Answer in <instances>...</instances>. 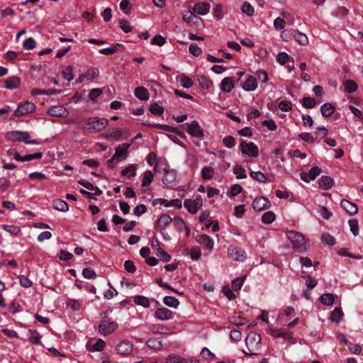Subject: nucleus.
<instances>
[{
    "label": "nucleus",
    "instance_id": "nucleus-33",
    "mask_svg": "<svg viewBox=\"0 0 363 363\" xmlns=\"http://www.w3.org/2000/svg\"><path fill=\"white\" fill-rule=\"evenodd\" d=\"M177 79L179 82L180 85L185 89L191 87L194 84L191 79L185 74L178 76Z\"/></svg>",
    "mask_w": 363,
    "mask_h": 363
},
{
    "label": "nucleus",
    "instance_id": "nucleus-38",
    "mask_svg": "<svg viewBox=\"0 0 363 363\" xmlns=\"http://www.w3.org/2000/svg\"><path fill=\"white\" fill-rule=\"evenodd\" d=\"M215 174V169L212 167H204L201 169V177L204 180L212 179Z\"/></svg>",
    "mask_w": 363,
    "mask_h": 363
},
{
    "label": "nucleus",
    "instance_id": "nucleus-32",
    "mask_svg": "<svg viewBox=\"0 0 363 363\" xmlns=\"http://www.w3.org/2000/svg\"><path fill=\"white\" fill-rule=\"evenodd\" d=\"M162 340L160 337H151L146 341L148 347L153 350H160L162 345Z\"/></svg>",
    "mask_w": 363,
    "mask_h": 363
},
{
    "label": "nucleus",
    "instance_id": "nucleus-52",
    "mask_svg": "<svg viewBox=\"0 0 363 363\" xmlns=\"http://www.w3.org/2000/svg\"><path fill=\"white\" fill-rule=\"evenodd\" d=\"M320 302L327 306H331L334 303L335 296L333 294H325L320 298Z\"/></svg>",
    "mask_w": 363,
    "mask_h": 363
},
{
    "label": "nucleus",
    "instance_id": "nucleus-61",
    "mask_svg": "<svg viewBox=\"0 0 363 363\" xmlns=\"http://www.w3.org/2000/svg\"><path fill=\"white\" fill-rule=\"evenodd\" d=\"M302 105L306 108H312L315 106L316 101L311 97H304L302 100Z\"/></svg>",
    "mask_w": 363,
    "mask_h": 363
},
{
    "label": "nucleus",
    "instance_id": "nucleus-26",
    "mask_svg": "<svg viewBox=\"0 0 363 363\" xmlns=\"http://www.w3.org/2000/svg\"><path fill=\"white\" fill-rule=\"evenodd\" d=\"M220 89L225 93L230 92L234 88V84L230 77H225L220 82Z\"/></svg>",
    "mask_w": 363,
    "mask_h": 363
},
{
    "label": "nucleus",
    "instance_id": "nucleus-48",
    "mask_svg": "<svg viewBox=\"0 0 363 363\" xmlns=\"http://www.w3.org/2000/svg\"><path fill=\"white\" fill-rule=\"evenodd\" d=\"M154 175L150 170L145 172L144 176L142 180V186H148L153 181Z\"/></svg>",
    "mask_w": 363,
    "mask_h": 363
},
{
    "label": "nucleus",
    "instance_id": "nucleus-3",
    "mask_svg": "<svg viewBox=\"0 0 363 363\" xmlns=\"http://www.w3.org/2000/svg\"><path fill=\"white\" fill-rule=\"evenodd\" d=\"M30 135L28 132L21 130H12L6 133L5 138L11 142H23L29 145H39L40 142L36 140H30Z\"/></svg>",
    "mask_w": 363,
    "mask_h": 363
},
{
    "label": "nucleus",
    "instance_id": "nucleus-63",
    "mask_svg": "<svg viewBox=\"0 0 363 363\" xmlns=\"http://www.w3.org/2000/svg\"><path fill=\"white\" fill-rule=\"evenodd\" d=\"M167 167V162L164 159H159L156 162L155 167L154 168L155 172H160V169H163L166 172V168Z\"/></svg>",
    "mask_w": 363,
    "mask_h": 363
},
{
    "label": "nucleus",
    "instance_id": "nucleus-18",
    "mask_svg": "<svg viewBox=\"0 0 363 363\" xmlns=\"http://www.w3.org/2000/svg\"><path fill=\"white\" fill-rule=\"evenodd\" d=\"M162 182L166 186H174L177 184V172L174 169L166 170L162 178Z\"/></svg>",
    "mask_w": 363,
    "mask_h": 363
},
{
    "label": "nucleus",
    "instance_id": "nucleus-30",
    "mask_svg": "<svg viewBox=\"0 0 363 363\" xmlns=\"http://www.w3.org/2000/svg\"><path fill=\"white\" fill-rule=\"evenodd\" d=\"M334 184V181L330 177L323 176L318 180L319 187L328 190L330 189Z\"/></svg>",
    "mask_w": 363,
    "mask_h": 363
},
{
    "label": "nucleus",
    "instance_id": "nucleus-56",
    "mask_svg": "<svg viewBox=\"0 0 363 363\" xmlns=\"http://www.w3.org/2000/svg\"><path fill=\"white\" fill-rule=\"evenodd\" d=\"M274 27L276 30H280L284 29L286 25L285 20L281 17H277L274 20Z\"/></svg>",
    "mask_w": 363,
    "mask_h": 363
},
{
    "label": "nucleus",
    "instance_id": "nucleus-19",
    "mask_svg": "<svg viewBox=\"0 0 363 363\" xmlns=\"http://www.w3.org/2000/svg\"><path fill=\"white\" fill-rule=\"evenodd\" d=\"M321 171L318 167H313L311 169V170L308 172H302L301 173V179L306 182H310L312 180H314L320 174Z\"/></svg>",
    "mask_w": 363,
    "mask_h": 363
},
{
    "label": "nucleus",
    "instance_id": "nucleus-10",
    "mask_svg": "<svg viewBox=\"0 0 363 363\" xmlns=\"http://www.w3.org/2000/svg\"><path fill=\"white\" fill-rule=\"evenodd\" d=\"M228 256L236 261L242 262L246 258V253L242 248L231 245L228 248Z\"/></svg>",
    "mask_w": 363,
    "mask_h": 363
},
{
    "label": "nucleus",
    "instance_id": "nucleus-49",
    "mask_svg": "<svg viewBox=\"0 0 363 363\" xmlns=\"http://www.w3.org/2000/svg\"><path fill=\"white\" fill-rule=\"evenodd\" d=\"M343 313L339 308H335L330 314V320L335 323H339L342 318Z\"/></svg>",
    "mask_w": 363,
    "mask_h": 363
},
{
    "label": "nucleus",
    "instance_id": "nucleus-59",
    "mask_svg": "<svg viewBox=\"0 0 363 363\" xmlns=\"http://www.w3.org/2000/svg\"><path fill=\"white\" fill-rule=\"evenodd\" d=\"M155 255L159 257L164 262H169L171 259V256L163 250L161 247L157 248V252Z\"/></svg>",
    "mask_w": 363,
    "mask_h": 363
},
{
    "label": "nucleus",
    "instance_id": "nucleus-46",
    "mask_svg": "<svg viewBox=\"0 0 363 363\" xmlns=\"http://www.w3.org/2000/svg\"><path fill=\"white\" fill-rule=\"evenodd\" d=\"M124 48V46L121 44L117 43L113 45L110 48H102L99 50V52L103 55H111L115 53L118 50V48Z\"/></svg>",
    "mask_w": 363,
    "mask_h": 363
},
{
    "label": "nucleus",
    "instance_id": "nucleus-4",
    "mask_svg": "<svg viewBox=\"0 0 363 363\" xmlns=\"http://www.w3.org/2000/svg\"><path fill=\"white\" fill-rule=\"evenodd\" d=\"M108 121L104 118L91 117L87 118L86 124L87 130L91 132H99L107 126Z\"/></svg>",
    "mask_w": 363,
    "mask_h": 363
},
{
    "label": "nucleus",
    "instance_id": "nucleus-2",
    "mask_svg": "<svg viewBox=\"0 0 363 363\" xmlns=\"http://www.w3.org/2000/svg\"><path fill=\"white\" fill-rule=\"evenodd\" d=\"M261 336L256 333H250L245 338L246 350L242 352L245 355H256L258 354L261 343Z\"/></svg>",
    "mask_w": 363,
    "mask_h": 363
},
{
    "label": "nucleus",
    "instance_id": "nucleus-8",
    "mask_svg": "<svg viewBox=\"0 0 363 363\" xmlns=\"http://www.w3.org/2000/svg\"><path fill=\"white\" fill-rule=\"evenodd\" d=\"M35 106L29 101L20 103L14 111V115L17 117L27 115L35 111Z\"/></svg>",
    "mask_w": 363,
    "mask_h": 363
},
{
    "label": "nucleus",
    "instance_id": "nucleus-47",
    "mask_svg": "<svg viewBox=\"0 0 363 363\" xmlns=\"http://www.w3.org/2000/svg\"><path fill=\"white\" fill-rule=\"evenodd\" d=\"M137 165L130 164L125 169H123L121 172V174L123 176H126L128 178L131 177H135L136 175Z\"/></svg>",
    "mask_w": 363,
    "mask_h": 363
},
{
    "label": "nucleus",
    "instance_id": "nucleus-21",
    "mask_svg": "<svg viewBox=\"0 0 363 363\" xmlns=\"http://www.w3.org/2000/svg\"><path fill=\"white\" fill-rule=\"evenodd\" d=\"M211 6L206 2L196 3L193 7V11L198 15L205 16L210 11Z\"/></svg>",
    "mask_w": 363,
    "mask_h": 363
},
{
    "label": "nucleus",
    "instance_id": "nucleus-13",
    "mask_svg": "<svg viewBox=\"0 0 363 363\" xmlns=\"http://www.w3.org/2000/svg\"><path fill=\"white\" fill-rule=\"evenodd\" d=\"M117 328L118 324L116 322L104 320L99 324V330L101 335H107L115 331Z\"/></svg>",
    "mask_w": 363,
    "mask_h": 363
},
{
    "label": "nucleus",
    "instance_id": "nucleus-43",
    "mask_svg": "<svg viewBox=\"0 0 363 363\" xmlns=\"http://www.w3.org/2000/svg\"><path fill=\"white\" fill-rule=\"evenodd\" d=\"M164 303L171 308H177L178 306L179 305V301L170 296H164L163 298Z\"/></svg>",
    "mask_w": 363,
    "mask_h": 363
},
{
    "label": "nucleus",
    "instance_id": "nucleus-51",
    "mask_svg": "<svg viewBox=\"0 0 363 363\" xmlns=\"http://www.w3.org/2000/svg\"><path fill=\"white\" fill-rule=\"evenodd\" d=\"M241 11L248 16H252L255 13L254 7L247 1L244 2L242 5Z\"/></svg>",
    "mask_w": 363,
    "mask_h": 363
},
{
    "label": "nucleus",
    "instance_id": "nucleus-45",
    "mask_svg": "<svg viewBox=\"0 0 363 363\" xmlns=\"http://www.w3.org/2000/svg\"><path fill=\"white\" fill-rule=\"evenodd\" d=\"M245 279H246V276L243 275L240 277L233 279L232 281V284H231L232 289L235 291L240 290L241 289V287L242 286Z\"/></svg>",
    "mask_w": 363,
    "mask_h": 363
},
{
    "label": "nucleus",
    "instance_id": "nucleus-9",
    "mask_svg": "<svg viewBox=\"0 0 363 363\" xmlns=\"http://www.w3.org/2000/svg\"><path fill=\"white\" fill-rule=\"evenodd\" d=\"M130 145L129 143H123L118 145L115 151L113 157L108 160V163H111L116 160H124L128 157V151Z\"/></svg>",
    "mask_w": 363,
    "mask_h": 363
},
{
    "label": "nucleus",
    "instance_id": "nucleus-62",
    "mask_svg": "<svg viewBox=\"0 0 363 363\" xmlns=\"http://www.w3.org/2000/svg\"><path fill=\"white\" fill-rule=\"evenodd\" d=\"M242 190V187L240 184H233L230 191L228 192V195L230 197H234L240 194Z\"/></svg>",
    "mask_w": 363,
    "mask_h": 363
},
{
    "label": "nucleus",
    "instance_id": "nucleus-40",
    "mask_svg": "<svg viewBox=\"0 0 363 363\" xmlns=\"http://www.w3.org/2000/svg\"><path fill=\"white\" fill-rule=\"evenodd\" d=\"M79 184L90 191H94L95 195H101L102 194V191L98 187L94 186L91 182L86 180L81 179L79 181Z\"/></svg>",
    "mask_w": 363,
    "mask_h": 363
},
{
    "label": "nucleus",
    "instance_id": "nucleus-57",
    "mask_svg": "<svg viewBox=\"0 0 363 363\" xmlns=\"http://www.w3.org/2000/svg\"><path fill=\"white\" fill-rule=\"evenodd\" d=\"M7 308H8L9 311L13 314H16V313H19L23 311V308L20 306V304L14 301H13L9 304V306L7 307Z\"/></svg>",
    "mask_w": 363,
    "mask_h": 363
},
{
    "label": "nucleus",
    "instance_id": "nucleus-1",
    "mask_svg": "<svg viewBox=\"0 0 363 363\" xmlns=\"http://www.w3.org/2000/svg\"><path fill=\"white\" fill-rule=\"evenodd\" d=\"M286 236L292 245V247L295 252L303 253L308 250V245L304 236L299 232L288 230L286 232Z\"/></svg>",
    "mask_w": 363,
    "mask_h": 363
},
{
    "label": "nucleus",
    "instance_id": "nucleus-27",
    "mask_svg": "<svg viewBox=\"0 0 363 363\" xmlns=\"http://www.w3.org/2000/svg\"><path fill=\"white\" fill-rule=\"evenodd\" d=\"M150 125L151 127H153V128H159V129L163 130L164 131L174 133L179 135L181 137H185V135H184V134L183 133L179 131L176 128H173V127H172L170 125H168L154 123V124H151Z\"/></svg>",
    "mask_w": 363,
    "mask_h": 363
},
{
    "label": "nucleus",
    "instance_id": "nucleus-24",
    "mask_svg": "<svg viewBox=\"0 0 363 363\" xmlns=\"http://www.w3.org/2000/svg\"><path fill=\"white\" fill-rule=\"evenodd\" d=\"M182 17L183 20L190 25L196 23L198 21H201L194 11L190 10L184 11Z\"/></svg>",
    "mask_w": 363,
    "mask_h": 363
},
{
    "label": "nucleus",
    "instance_id": "nucleus-20",
    "mask_svg": "<svg viewBox=\"0 0 363 363\" xmlns=\"http://www.w3.org/2000/svg\"><path fill=\"white\" fill-rule=\"evenodd\" d=\"M196 241L198 243L203 245L204 247L209 251H211L213 248L214 241L208 235H198L196 238Z\"/></svg>",
    "mask_w": 363,
    "mask_h": 363
},
{
    "label": "nucleus",
    "instance_id": "nucleus-34",
    "mask_svg": "<svg viewBox=\"0 0 363 363\" xmlns=\"http://www.w3.org/2000/svg\"><path fill=\"white\" fill-rule=\"evenodd\" d=\"M53 208L59 211L67 212L69 210V206L66 201L61 199H56L52 203Z\"/></svg>",
    "mask_w": 363,
    "mask_h": 363
},
{
    "label": "nucleus",
    "instance_id": "nucleus-5",
    "mask_svg": "<svg viewBox=\"0 0 363 363\" xmlns=\"http://www.w3.org/2000/svg\"><path fill=\"white\" fill-rule=\"evenodd\" d=\"M7 155L11 157L14 160L20 162L30 161L35 159H40L43 156V153L37 152L33 154H28L24 156H21L17 150L14 148H10L6 151Z\"/></svg>",
    "mask_w": 363,
    "mask_h": 363
},
{
    "label": "nucleus",
    "instance_id": "nucleus-29",
    "mask_svg": "<svg viewBox=\"0 0 363 363\" xmlns=\"http://www.w3.org/2000/svg\"><path fill=\"white\" fill-rule=\"evenodd\" d=\"M172 221L170 216L167 214L162 215L157 220L156 227L160 230H164L165 227Z\"/></svg>",
    "mask_w": 363,
    "mask_h": 363
},
{
    "label": "nucleus",
    "instance_id": "nucleus-37",
    "mask_svg": "<svg viewBox=\"0 0 363 363\" xmlns=\"http://www.w3.org/2000/svg\"><path fill=\"white\" fill-rule=\"evenodd\" d=\"M174 225L177 230L179 232L182 231L183 230H186V236L189 235V229L186 228V224L183 219L180 218H175L173 220Z\"/></svg>",
    "mask_w": 363,
    "mask_h": 363
},
{
    "label": "nucleus",
    "instance_id": "nucleus-15",
    "mask_svg": "<svg viewBox=\"0 0 363 363\" xmlns=\"http://www.w3.org/2000/svg\"><path fill=\"white\" fill-rule=\"evenodd\" d=\"M270 206V201L267 198L264 196L257 197L252 202V207L256 211H262L266 210Z\"/></svg>",
    "mask_w": 363,
    "mask_h": 363
},
{
    "label": "nucleus",
    "instance_id": "nucleus-7",
    "mask_svg": "<svg viewBox=\"0 0 363 363\" xmlns=\"http://www.w3.org/2000/svg\"><path fill=\"white\" fill-rule=\"evenodd\" d=\"M203 205V199L201 196H196L194 199H186L184 202V206L187 211L195 214Z\"/></svg>",
    "mask_w": 363,
    "mask_h": 363
},
{
    "label": "nucleus",
    "instance_id": "nucleus-39",
    "mask_svg": "<svg viewBox=\"0 0 363 363\" xmlns=\"http://www.w3.org/2000/svg\"><path fill=\"white\" fill-rule=\"evenodd\" d=\"M122 135V130L120 128H113L108 130L106 137L108 139H114L118 140Z\"/></svg>",
    "mask_w": 363,
    "mask_h": 363
},
{
    "label": "nucleus",
    "instance_id": "nucleus-35",
    "mask_svg": "<svg viewBox=\"0 0 363 363\" xmlns=\"http://www.w3.org/2000/svg\"><path fill=\"white\" fill-rule=\"evenodd\" d=\"M135 96L140 100H147L150 96V94L145 87L139 86L135 89Z\"/></svg>",
    "mask_w": 363,
    "mask_h": 363
},
{
    "label": "nucleus",
    "instance_id": "nucleus-36",
    "mask_svg": "<svg viewBox=\"0 0 363 363\" xmlns=\"http://www.w3.org/2000/svg\"><path fill=\"white\" fill-rule=\"evenodd\" d=\"M320 112L323 116L329 117L335 112V107L330 103H325L321 106Z\"/></svg>",
    "mask_w": 363,
    "mask_h": 363
},
{
    "label": "nucleus",
    "instance_id": "nucleus-6",
    "mask_svg": "<svg viewBox=\"0 0 363 363\" xmlns=\"http://www.w3.org/2000/svg\"><path fill=\"white\" fill-rule=\"evenodd\" d=\"M239 148L242 155L249 157H257L259 155V148L257 145L252 142L242 141Z\"/></svg>",
    "mask_w": 363,
    "mask_h": 363
},
{
    "label": "nucleus",
    "instance_id": "nucleus-44",
    "mask_svg": "<svg viewBox=\"0 0 363 363\" xmlns=\"http://www.w3.org/2000/svg\"><path fill=\"white\" fill-rule=\"evenodd\" d=\"M357 89V84L353 80H347L344 83V91L348 94L354 92Z\"/></svg>",
    "mask_w": 363,
    "mask_h": 363
},
{
    "label": "nucleus",
    "instance_id": "nucleus-64",
    "mask_svg": "<svg viewBox=\"0 0 363 363\" xmlns=\"http://www.w3.org/2000/svg\"><path fill=\"white\" fill-rule=\"evenodd\" d=\"M349 225L350 230L354 236L359 234V225L358 221L355 219L349 220Z\"/></svg>",
    "mask_w": 363,
    "mask_h": 363
},
{
    "label": "nucleus",
    "instance_id": "nucleus-58",
    "mask_svg": "<svg viewBox=\"0 0 363 363\" xmlns=\"http://www.w3.org/2000/svg\"><path fill=\"white\" fill-rule=\"evenodd\" d=\"M233 173L238 179H244L247 177L245 170L240 165H236L233 168Z\"/></svg>",
    "mask_w": 363,
    "mask_h": 363
},
{
    "label": "nucleus",
    "instance_id": "nucleus-11",
    "mask_svg": "<svg viewBox=\"0 0 363 363\" xmlns=\"http://www.w3.org/2000/svg\"><path fill=\"white\" fill-rule=\"evenodd\" d=\"M99 75V70L98 68L91 67L86 70V72L84 74H81L78 78L76 79L75 83L77 84H79L82 83L84 80H93L98 77Z\"/></svg>",
    "mask_w": 363,
    "mask_h": 363
},
{
    "label": "nucleus",
    "instance_id": "nucleus-31",
    "mask_svg": "<svg viewBox=\"0 0 363 363\" xmlns=\"http://www.w3.org/2000/svg\"><path fill=\"white\" fill-rule=\"evenodd\" d=\"M148 328L153 334H167L169 333L168 328L161 324H152Z\"/></svg>",
    "mask_w": 363,
    "mask_h": 363
},
{
    "label": "nucleus",
    "instance_id": "nucleus-23",
    "mask_svg": "<svg viewBox=\"0 0 363 363\" xmlns=\"http://www.w3.org/2000/svg\"><path fill=\"white\" fill-rule=\"evenodd\" d=\"M242 89L246 91H253L257 87V79L253 76H250L243 82Z\"/></svg>",
    "mask_w": 363,
    "mask_h": 363
},
{
    "label": "nucleus",
    "instance_id": "nucleus-53",
    "mask_svg": "<svg viewBox=\"0 0 363 363\" xmlns=\"http://www.w3.org/2000/svg\"><path fill=\"white\" fill-rule=\"evenodd\" d=\"M134 303L144 308H148L150 306L149 299L143 296H135L134 297Z\"/></svg>",
    "mask_w": 363,
    "mask_h": 363
},
{
    "label": "nucleus",
    "instance_id": "nucleus-60",
    "mask_svg": "<svg viewBox=\"0 0 363 363\" xmlns=\"http://www.w3.org/2000/svg\"><path fill=\"white\" fill-rule=\"evenodd\" d=\"M199 85L203 89H208L213 84V82L206 77L201 76L198 79Z\"/></svg>",
    "mask_w": 363,
    "mask_h": 363
},
{
    "label": "nucleus",
    "instance_id": "nucleus-41",
    "mask_svg": "<svg viewBox=\"0 0 363 363\" xmlns=\"http://www.w3.org/2000/svg\"><path fill=\"white\" fill-rule=\"evenodd\" d=\"M1 228L3 230L8 232L11 235H17L21 232V228L16 225H2Z\"/></svg>",
    "mask_w": 363,
    "mask_h": 363
},
{
    "label": "nucleus",
    "instance_id": "nucleus-16",
    "mask_svg": "<svg viewBox=\"0 0 363 363\" xmlns=\"http://www.w3.org/2000/svg\"><path fill=\"white\" fill-rule=\"evenodd\" d=\"M48 113L55 117H67L68 110L62 106H53L48 110Z\"/></svg>",
    "mask_w": 363,
    "mask_h": 363
},
{
    "label": "nucleus",
    "instance_id": "nucleus-12",
    "mask_svg": "<svg viewBox=\"0 0 363 363\" xmlns=\"http://www.w3.org/2000/svg\"><path fill=\"white\" fill-rule=\"evenodd\" d=\"M269 334L274 337H282L286 340L290 341L292 344H295L296 342L291 333L284 329H272L269 330Z\"/></svg>",
    "mask_w": 363,
    "mask_h": 363
},
{
    "label": "nucleus",
    "instance_id": "nucleus-17",
    "mask_svg": "<svg viewBox=\"0 0 363 363\" xmlns=\"http://www.w3.org/2000/svg\"><path fill=\"white\" fill-rule=\"evenodd\" d=\"M155 316L160 320H172L174 317L172 311L166 308H157L155 312Z\"/></svg>",
    "mask_w": 363,
    "mask_h": 363
},
{
    "label": "nucleus",
    "instance_id": "nucleus-28",
    "mask_svg": "<svg viewBox=\"0 0 363 363\" xmlns=\"http://www.w3.org/2000/svg\"><path fill=\"white\" fill-rule=\"evenodd\" d=\"M20 79L16 76L10 77L4 81L5 88L9 89H16L20 85Z\"/></svg>",
    "mask_w": 363,
    "mask_h": 363
},
{
    "label": "nucleus",
    "instance_id": "nucleus-42",
    "mask_svg": "<svg viewBox=\"0 0 363 363\" xmlns=\"http://www.w3.org/2000/svg\"><path fill=\"white\" fill-rule=\"evenodd\" d=\"M225 12L223 11V6L220 4H217L213 7V17L220 21L224 17Z\"/></svg>",
    "mask_w": 363,
    "mask_h": 363
},
{
    "label": "nucleus",
    "instance_id": "nucleus-55",
    "mask_svg": "<svg viewBox=\"0 0 363 363\" xmlns=\"http://www.w3.org/2000/svg\"><path fill=\"white\" fill-rule=\"evenodd\" d=\"M275 214L272 211H267L263 214L262 220L265 224H270L275 220Z\"/></svg>",
    "mask_w": 363,
    "mask_h": 363
},
{
    "label": "nucleus",
    "instance_id": "nucleus-50",
    "mask_svg": "<svg viewBox=\"0 0 363 363\" xmlns=\"http://www.w3.org/2000/svg\"><path fill=\"white\" fill-rule=\"evenodd\" d=\"M28 333L30 334L28 337L30 342L35 345L40 342V335L36 330L30 329L28 330Z\"/></svg>",
    "mask_w": 363,
    "mask_h": 363
},
{
    "label": "nucleus",
    "instance_id": "nucleus-14",
    "mask_svg": "<svg viewBox=\"0 0 363 363\" xmlns=\"http://www.w3.org/2000/svg\"><path fill=\"white\" fill-rule=\"evenodd\" d=\"M186 131L190 135L198 138L203 137V131L196 121H194L191 123H186Z\"/></svg>",
    "mask_w": 363,
    "mask_h": 363
},
{
    "label": "nucleus",
    "instance_id": "nucleus-25",
    "mask_svg": "<svg viewBox=\"0 0 363 363\" xmlns=\"http://www.w3.org/2000/svg\"><path fill=\"white\" fill-rule=\"evenodd\" d=\"M341 206L345 211H346L350 215H355L356 213H357V206L354 203L347 200H342L341 201Z\"/></svg>",
    "mask_w": 363,
    "mask_h": 363
},
{
    "label": "nucleus",
    "instance_id": "nucleus-54",
    "mask_svg": "<svg viewBox=\"0 0 363 363\" xmlns=\"http://www.w3.org/2000/svg\"><path fill=\"white\" fill-rule=\"evenodd\" d=\"M73 71H74V68L72 66H71V65L67 66L62 71V75L66 80L70 82L73 79Z\"/></svg>",
    "mask_w": 363,
    "mask_h": 363
},
{
    "label": "nucleus",
    "instance_id": "nucleus-22",
    "mask_svg": "<svg viewBox=\"0 0 363 363\" xmlns=\"http://www.w3.org/2000/svg\"><path fill=\"white\" fill-rule=\"evenodd\" d=\"M133 348V345L128 340L121 342L116 347V350L119 354H130Z\"/></svg>",
    "mask_w": 363,
    "mask_h": 363
}]
</instances>
